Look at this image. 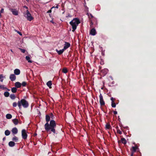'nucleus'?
<instances>
[{
    "instance_id": "1",
    "label": "nucleus",
    "mask_w": 156,
    "mask_h": 156,
    "mask_svg": "<svg viewBox=\"0 0 156 156\" xmlns=\"http://www.w3.org/2000/svg\"><path fill=\"white\" fill-rule=\"evenodd\" d=\"M53 115L52 113H50V115H46L45 119L47 122L44 125V128L47 132L50 134L52 132L54 134H55V128L56 127L55 122L54 120H51L48 124V122L50 120V117L52 118Z\"/></svg>"
},
{
    "instance_id": "2",
    "label": "nucleus",
    "mask_w": 156,
    "mask_h": 156,
    "mask_svg": "<svg viewBox=\"0 0 156 156\" xmlns=\"http://www.w3.org/2000/svg\"><path fill=\"white\" fill-rule=\"evenodd\" d=\"M18 105L20 109L22 108V106L24 108H27L29 106L28 102L24 99H22L18 102Z\"/></svg>"
},
{
    "instance_id": "3",
    "label": "nucleus",
    "mask_w": 156,
    "mask_h": 156,
    "mask_svg": "<svg viewBox=\"0 0 156 156\" xmlns=\"http://www.w3.org/2000/svg\"><path fill=\"white\" fill-rule=\"evenodd\" d=\"M79 20L77 18L74 19L70 22V24L72 27V31L74 32L77 26L80 23Z\"/></svg>"
},
{
    "instance_id": "4",
    "label": "nucleus",
    "mask_w": 156,
    "mask_h": 156,
    "mask_svg": "<svg viewBox=\"0 0 156 156\" xmlns=\"http://www.w3.org/2000/svg\"><path fill=\"white\" fill-rule=\"evenodd\" d=\"M26 13L24 12L23 14L24 16L28 20L31 21L33 19V17L31 16L28 10L26 11Z\"/></svg>"
},
{
    "instance_id": "5",
    "label": "nucleus",
    "mask_w": 156,
    "mask_h": 156,
    "mask_svg": "<svg viewBox=\"0 0 156 156\" xmlns=\"http://www.w3.org/2000/svg\"><path fill=\"white\" fill-rule=\"evenodd\" d=\"M22 138L24 139H26L27 137L26 130L25 129H23L22 131Z\"/></svg>"
},
{
    "instance_id": "6",
    "label": "nucleus",
    "mask_w": 156,
    "mask_h": 156,
    "mask_svg": "<svg viewBox=\"0 0 156 156\" xmlns=\"http://www.w3.org/2000/svg\"><path fill=\"white\" fill-rule=\"evenodd\" d=\"M100 103L101 106H104L105 105V102L104 101L103 96L101 94H100Z\"/></svg>"
},
{
    "instance_id": "7",
    "label": "nucleus",
    "mask_w": 156,
    "mask_h": 156,
    "mask_svg": "<svg viewBox=\"0 0 156 156\" xmlns=\"http://www.w3.org/2000/svg\"><path fill=\"white\" fill-rule=\"evenodd\" d=\"M9 10L12 12L13 15L17 16L18 15V11L16 9L11 8L9 9Z\"/></svg>"
},
{
    "instance_id": "8",
    "label": "nucleus",
    "mask_w": 156,
    "mask_h": 156,
    "mask_svg": "<svg viewBox=\"0 0 156 156\" xmlns=\"http://www.w3.org/2000/svg\"><path fill=\"white\" fill-rule=\"evenodd\" d=\"M9 78L12 81H14L16 79V76L14 74L10 75Z\"/></svg>"
},
{
    "instance_id": "9",
    "label": "nucleus",
    "mask_w": 156,
    "mask_h": 156,
    "mask_svg": "<svg viewBox=\"0 0 156 156\" xmlns=\"http://www.w3.org/2000/svg\"><path fill=\"white\" fill-rule=\"evenodd\" d=\"M70 44L69 43L66 42L63 49L64 50H65L69 48L70 46Z\"/></svg>"
},
{
    "instance_id": "10",
    "label": "nucleus",
    "mask_w": 156,
    "mask_h": 156,
    "mask_svg": "<svg viewBox=\"0 0 156 156\" xmlns=\"http://www.w3.org/2000/svg\"><path fill=\"white\" fill-rule=\"evenodd\" d=\"M12 131L13 134H15L17 133L18 131L16 128L14 127L12 129Z\"/></svg>"
},
{
    "instance_id": "11",
    "label": "nucleus",
    "mask_w": 156,
    "mask_h": 156,
    "mask_svg": "<svg viewBox=\"0 0 156 156\" xmlns=\"http://www.w3.org/2000/svg\"><path fill=\"white\" fill-rule=\"evenodd\" d=\"M20 69H16L14 70V73L16 75H19L20 74Z\"/></svg>"
},
{
    "instance_id": "12",
    "label": "nucleus",
    "mask_w": 156,
    "mask_h": 156,
    "mask_svg": "<svg viewBox=\"0 0 156 156\" xmlns=\"http://www.w3.org/2000/svg\"><path fill=\"white\" fill-rule=\"evenodd\" d=\"M90 33L91 35H95L96 34L95 30L94 28L90 30Z\"/></svg>"
},
{
    "instance_id": "13",
    "label": "nucleus",
    "mask_w": 156,
    "mask_h": 156,
    "mask_svg": "<svg viewBox=\"0 0 156 156\" xmlns=\"http://www.w3.org/2000/svg\"><path fill=\"white\" fill-rule=\"evenodd\" d=\"M21 84L18 82H16L15 83V86L16 88H20L21 87Z\"/></svg>"
},
{
    "instance_id": "14",
    "label": "nucleus",
    "mask_w": 156,
    "mask_h": 156,
    "mask_svg": "<svg viewBox=\"0 0 156 156\" xmlns=\"http://www.w3.org/2000/svg\"><path fill=\"white\" fill-rule=\"evenodd\" d=\"M64 50H64L63 49L62 50H60L59 51L57 49L56 50V51H57V52L58 53V54L59 55H60L62 54L63 53V52H64Z\"/></svg>"
},
{
    "instance_id": "15",
    "label": "nucleus",
    "mask_w": 156,
    "mask_h": 156,
    "mask_svg": "<svg viewBox=\"0 0 156 156\" xmlns=\"http://www.w3.org/2000/svg\"><path fill=\"white\" fill-rule=\"evenodd\" d=\"M12 121L15 125H17L19 122V121L18 119H13L12 120Z\"/></svg>"
},
{
    "instance_id": "16",
    "label": "nucleus",
    "mask_w": 156,
    "mask_h": 156,
    "mask_svg": "<svg viewBox=\"0 0 156 156\" xmlns=\"http://www.w3.org/2000/svg\"><path fill=\"white\" fill-rule=\"evenodd\" d=\"M9 145L10 147H12L15 146V143L13 141H10L9 143Z\"/></svg>"
},
{
    "instance_id": "17",
    "label": "nucleus",
    "mask_w": 156,
    "mask_h": 156,
    "mask_svg": "<svg viewBox=\"0 0 156 156\" xmlns=\"http://www.w3.org/2000/svg\"><path fill=\"white\" fill-rule=\"evenodd\" d=\"M137 149V147H133L132 149H131V152L134 153L135 152Z\"/></svg>"
},
{
    "instance_id": "18",
    "label": "nucleus",
    "mask_w": 156,
    "mask_h": 156,
    "mask_svg": "<svg viewBox=\"0 0 156 156\" xmlns=\"http://www.w3.org/2000/svg\"><path fill=\"white\" fill-rule=\"evenodd\" d=\"M47 85L50 88H51V85H52L51 81H48L47 83Z\"/></svg>"
},
{
    "instance_id": "19",
    "label": "nucleus",
    "mask_w": 156,
    "mask_h": 156,
    "mask_svg": "<svg viewBox=\"0 0 156 156\" xmlns=\"http://www.w3.org/2000/svg\"><path fill=\"white\" fill-rule=\"evenodd\" d=\"M26 59L28 61V62L29 63H32V61L30 60V58L29 56H26Z\"/></svg>"
},
{
    "instance_id": "20",
    "label": "nucleus",
    "mask_w": 156,
    "mask_h": 156,
    "mask_svg": "<svg viewBox=\"0 0 156 156\" xmlns=\"http://www.w3.org/2000/svg\"><path fill=\"white\" fill-rule=\"evenodd\" d=\"M121 141L122 143L124 144H126V140L124 138H122L121 139Z\"/></svg>"
},
{
    "instance_id": "21",
    "label": "nucleus",
    "mask_w": 156,
    "mask_h": 156,
    "mask_svg": "<svg viewBox=\"0 0 156 156\" xmlns=\"http://www.w3.org/2000/svg\"><path fill=\"white\" fill-rule=\"evenodd\" d=\"M6 117L7 119H9L12 117V115L10 114H8L6 115Z\"/></svg>"
},
{
    "instance_id": "22",
    "label": "nucleus",
    "mask_w": 156,
    "mask_h": 156,
    "mask_svg": "<svg viewBox=\"0 0 156 156\" xmlns=\"http://www.w3.org/2000/svg\"><path fill=\"white\" fill-rule=\"evenodd\" d=\"M10 132L8 130H6L5 131V133L6 136H8L10 134Z\"/></svg>"
},
{
    "instance_id": "23",
    "label": "nucleus",
    "mask_w": 156,
    "mask_h": 156,
    "mask_svg": "<svg viewBox=\"0 0 156 156\" xmlns=\"http://www.w3.org/2000/svg\"><path fill=\"white\" fill-rule=\"evenodd\" d=\"M62 72L64 73H66L68 72V70L66 68H64L62 69Z\"/></svg>"
},
{
    "instance_id": "24",
    "label": "nucleus",
    "mask_w": 156,
    "mask_h": 156,
    "mask_svg": "<svg viewBox=\"0 0 156 156\" xmlns=\"http://www.w3.org/2000/svg\"><path fill=\"white\" fill-rule=\"evenodd\" d=\"M11 91H12L14 93H16V92L17 91V89L16 88L14 87L12 88L11 89Z\"/></svg>"
},
{
    "instance_id": "25",
    "label": "nucleus",
    "mask_w": 156,
    "mask_h": 156,
    "mask_svg": "<svg viewBox=\"0 0 156 156\" xmlns=\"http://www.w3.org/2000/svg\"><path fill=\"white\" fill-rule=\"evenodd\" d=\"M12 140L13 141H15V142H17L18 140V138L16 136H14V137H13L12 139Z\"/></svg>"
},
{
    "instance_id": "26",
    "label": "nucleus",
    "mask_w": 156,
    "mask_h": 156,
    "mask_svg": "<svg viewBox=\"0 0 156 156\" xmlns=\"http://www.w3.org/2000/svg\"><path fill=\"white\" fill-rule=\"evenodd\" d=\"M4 95L5 97H8L9 95V93L7 91L5 92L4 93Z\"/></svg>"
},
{
    "instance_id": "27",
    "label": "nucleus",
    "mask_w": 156,
    "mask_h": 156,
    "mask_svg": "<svg viewBox=\"0 0 156 156\" xmlns=\"http://www.w3.org/2000/svg\"><path fill=\"white\" fill-rule=\"evenodd\" d=\"M111 126L109 124L107 123L105 126L106 128L107 129H109L111 128Z\"/></svg>"
},
{
    "instance_id": "28",
    "label": "nucleus",
    "mask_w": 156,
    "mask_h": 156,
    "mask_svg": "<svg viewBox=\"0 0 156 156\" xmlns=\"http://www.w3.org/2000/svg\"><path fill=\"white\" fill-rule=\"evenodd\" d=\"M10 97L11 99H14L16 97L14 94H11L10 96Z\"/></svg>"
},
{
    "instance_id": "29",
    "label": "nucleus",
    "mask_w": 156,
    "mask_h": 156,
    "mask_svg": "<svg viewBox=\"0 0 156 156\" xmlns=\"http://www.w3.org/2000/svg\"><path fill=\"white\" fill-rule=\"evenodd\" d=\"M111 105L113 108H115L116 107V104L114 101H112Z\"/></svg>"
},
{
    "instance_id": "30",
    "label": "nucleus",
    "mask_w": 156,
    "mask_h": 156,
    "mask_svg": "<svg viewBox=\"0 0 156 156\" xmlns=\"http://www.w3.org/2000/svg\"><path fill=\"white\" fill-rule=\"evenodd\" d=\"M108 71V69H105L102 70V72L103 73H104L105 74H107Z\"/></svg>"
},
{
    "instance_id": "31",
    "label": "nucleus",
    "mask_w": 156,
    "mask_h": 156,
    "mask_svg": "<svg viewBox=\"0 0 156 156\" xmlns=\"http://www.w3.org/2000/svg\"><path fill=\"white\" fill-rule=\"evenodd\" d=\"M3 76L2 74L0 75V81L1 82H2L3 80Z\"/></svg>"
},
{
    "instance_id": "32",
    "label": "nucleus",
    "mask_w": 156,
    "mask_h": 156,
    "mask_svg": "<svg viewBox=\"0 0 156 156\" xmlns=\"http://www.w3.org/2000/svg\"><path fill=\"white\" fill-rule=\"evenodd\" d=\"M27 85L26 82H23L21 84V85H22L23 87H25Z\"/></svg>"
},
{
    "instance_id": "33",
    "label": "nucleus",
    "mask_w": 156,
    "mask_h": 156,
    "mask_svg": "<svg viewBox=\"0 0 156 156\" xmlns=\"http://www.w3.org/2000/svg\"><path fill=\"white\" fill-rule=\"evenodd\" d=\"M117 132L119 134H121L122 133V131L119 129H117Z\"/></svg>"
},
{
    "instance_id": "34",
    "label": "nucleus",
    "mask_w": 156,
    "mask_h": 156,
    "mask_svg": "<svg viewBox=\"0 0 156 156\" xmlns=\"http://www.w3.org/2000/svg\"><path fill=\"white\" fill-rule=\"evenodd\" d=\"M17 104L16 102H14L13 103L12 106L13 107H16L17 106Z\"/></svg>"
},
{
    "instance_id": "35",
    "label": "nucleus",
    "mask_w": 156,
    "mask_h": 156,
    "mask_svg": "<svg viewBox=\"0 0 156 156\" xmlns=\"http://www.w3.org/2000/svg\"><path fill=\"white\" fill-rule=\"evenodd\" d=\"M19 49L21 50V51L23 53H25V50L24 49H22L21 48H20Z\"/></svg>"
},
{
    "instance_id": "36",
    "label": "nucleus",
    "mask_w": 156,
    "mask_h": 156,
    "mask_svg": "<svg viewBox=\"0 0 156 156\" xmlns=\"http://www.w3.org/2000/svg\"><path fill=\"white\" fill-rule=\"evenodd\" d=\"M4 12V9H2L1 11H0V13H2Z\"/></svg>"
},
{
    "instance_id": "37",
    "label": "nucleus",
    "mask_w": 156,
    "mask_h": 156,
    "mask_svg": "<svg viewBox=\"0 0 156 156\" xmlns=\"http://www.w3.org/2000/svg\"><path fill=\"white\" fill-rule=\"evenodd\" d=\"M115 99H114L113 97H112L111 98V100L112 101H114V100Z\"/></svg>"
},
{
    "instance_id": "38",
    "label": "nucleus",
    "mask_w": 156,
    "mask_h": 156,
    "mask_svg": "<svg viewBox=\"0 0 156 156\" xmlns=\"http://www.w3.org/2000/svg\"><path fill=\"white\" fill-rule=\"evenodd\" d=\"M113 113H114V114L116 115V114H117V111H114L113 112Z\"/></svg>"
},
{
    "instance_id": "39",
    "label": "nucleus",
    "mask_w": 156,
    "mask_h": 156,
    "mask_svg": "<svg viewBox=\"0 0 156 156\" xmlns=\"http://www.w3.org/2000/svg\"><path fill=\"white\" fill-rule=\"evenodd\" d=\"M23 8H25L26 9H27V10H28V7H27V6H25H25H23Z\"/></svg>"
},
{
    "instance_id": "40",
    "label": "nucleus",
    "mask_w": 156,
    "mask_h": 156,
    "mask_svg": "<svg viewBox=\"0 0 156 156\" xmlns=\"http://www.w3.org/2000/svg\"><path fill=\"white\" fill-rule=\"evenodd\" d=\"M0 87H1V88H3V89H7V88H5V87H2V86H0Z\"/></svg>"
},
{
    "instance_id": "41",
    "label": "nucleus",
    "mask_w": 156,
    "mask_h": 156,
    "mask_svg": "<svg viewBox=\"0 0 156 156\" xmlns=\"http://www.w3.org/2000/svg\"><path fill=\"white\" fill-rule=\"evenodd\" d=\"M17 33L20 35H22V34L20 33V32L19 31H18L17 32Z\"/></svg>"
},
{
    "instance_id": "42",
    "label": "nucleus",
    "mask_w": 156,
    "mask_h": 156,
    "mask_svg": "<svg viewBox=\"0 0 156 156\" xmlns=\"http://www.w3.org/2000/svg\"><path fill=\"white\" fill-rule=\"evenodd\" d=\"M134 153L133 152H131V156H133V153Z\"/></svg>"
},
{
    "instance_id": "43",
    "label": "nucleus",
    "mask_w": 156,
    "mask_h": 156,
    "mask_svg": "<svg viewBox=\"0 0 156 156\" xmlns=\"http://www.w3.org/2000/svg\"><path fill=\"white\" fill-rule=\"evenodd\" d=\"M51 12V10H49L48 12V13H50Z\"/></svg>"
},
{
    "instance_id": "44",
    "label": "nucleus",
    "mask_w": 156,
    "mask_h": 156,
    "mask_svg": "<svg viewBox=\"0 0 156 156\" xmlns=\"http://www.w3.org/2000/svg\"><path fill=\"white\" fill-rule=\"evenodd\" d=\"M91 23H90V26H91V25H93V22H92V21L91 20Z\"/></svg>"
},
{
    "instance_id": "45",
    "label": "nucleus",
    "mask_w": 156,
    "mask_h": 156,
    "mask_svg": "<svg viewBox=\"0 0 156 156\" xmlns=\"http://www.w3.org/2000/svg\"><path fill=\"white\" fill-rule=\"evenodd\" d=\"M50 22H51V23H52L53 24H54V23H54V22H53V20H51V21H50Z\"/></svg>"
},
{
    "instance_id": "46",
    "label": "nucleus",
    "mask_w": 156,
    "mask_h": 156,
    "mask_svg": "<svg viewBox=\"0 0 156 156\" xmlns=\"http://www.w3.org/2000/svg\"><path fill=\"white\" fill-rule=\"evenodd\" d=\"M90 16H91V18H93V16H92V15H91V14H90Z\"/></svg>"
},
{
    "instance_id": "47",
    "label": "nucleus",
    "mask_w": 156,
    "mask_h": 156,
    "mask_svg": "<svg viewBox=\"0 0 156 156\" xmlns=\"http://www.w3.org/2000/svg\"><path fill=\"white\" fill-rule=\"evenodd\" d=\"M10 51L11 52H13V51H12V49H11L10 50Z\"/></svg>"
},
{
    "instance_id": "48",
    "label": "nucleus",
    "mask_w": 156,
    "mask_h": 156,
    "mask_svg": "<svg viewBox=\"0 0 156 156\" xmlns=\"http://www.w3.org/2000/svg\"><path fill=\"white\" fill-rule=\"evenodd\" d=\"M56 8H58V6H56Z\"/></svg>"
},
{
    "instance_id": "49",
    "label": "nucleus",
    "mask_w": 156,
    "mask_h": 156,
    "mask_svg": "<svg viewBox=\"0 0 156 156\" xmlns=\"http://www.w3.org/2000/svg\"><path fill=\"white\" fill-rule=\"evenodd\" d=\"M35 136H36V135H37V134H35Z\"/></svg>"
},
{
    "instance_id": "50",
    "label": "nucleus",
    "mask_w": 156,
    "mask_h": 156,
    "mask_svg": "<svg viewBox=\"0 0 156 156\" xmlns=\"http://www.w3.org/2000/svg\"><path fill=\"white\" fill-rule=\"evenodd\" d=\"M54 7H52L51 9H52Z\"/></svg>"
}]
</instances>
